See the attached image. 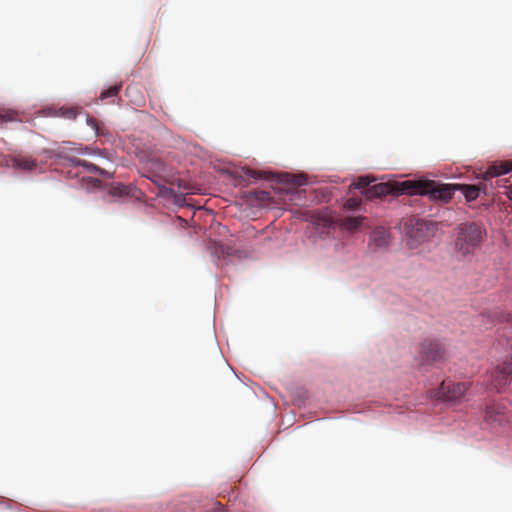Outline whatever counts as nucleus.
<instances>
[{"label":"nucleus","mask_w":512,"mask_h":512,"mask_svg":"<svg viewBox=\"0 0 512 512\" xmlns=\"http://www.w3.org/2000/svg\"><path fill=\"white\" fill-rule=\"evenodd\" d=\"M469 387V383H453L450 380H444L434 392V397L438 400L458 401L465 395Z\"/></svg>","instance_id":"obj_5"},{"label":"nucleus","mask_w":512,"mask_h":512,"mask_svg":"<svg viewBox=\"0 0 512 512\" xmlns=\"http://www.w3.org/2000/svg\"><path fill=\"white\" fill-rule=\"evenodd\" d=\"M243 173L246 177L253 178V179H261V178L269 179L272 176V174L260 172V171H257V170L251 169V168H244Z\"/></svg>","instance_id":"obj_17"},{"label":"nucleus","mask_w":512,"mask_h":512,"mask_svg":"<svg viewBox=\"0 0 512 512\" xmlns=\"http://www.w3.org/2000/svg\"><path fill=\"white\" fill-rule=\"evenodd\" d=\"M285 178H286L287 182H291L293 185H296V186H301V185L305 184V182H306V179L302 175L296 176V175L286 174Z\"/></svg>","instance_id":"obj_20"},{"label":"nucleus","mask_w":512,"mask_h":512,"mask_svg":"<svg viewBox=\"0 0 512 512\" xmlns=\"http://www.w3.org/2000/svg\"><path fill=\"white\" fill-rule=\"evenodd\" d=\"M402 191L408 195H428L433 200L449 202L456 191V184H438L432 180L403 181Z\"/></svg>","instance_id":"obj_1"},{"label":"nucleus","mask_w":512,"mask_h":512,"mask_svg":"<svg viewBox=\"0 0 512 512\" xmlns=\"http://www.w3.org/2000/svg\"><path fill=\"white\" fill-rule=\"evenodd\" d=\"M145 169L149 173L146 175V177L160 186L161 182L164 180V174L166 170L165 164L159 159H150L147 161Z\"/></svg>","instance_id":"obj_8"},{"label":"nucleus","mask_w":512,"mask_h":512,"mask_svg":"<svg viewBox=\"0 0 512 512\" xmlns=\"http://www.w3.org/2000/svg\"><path fill=\"white\" fill-rule=\"evenodd\" d=\"M512 375V356L509 360H504L494 370L486 375L485 385L489 391L501 392L510 382Z\"/></svg>","instance_id":"obj_4"},{"label":"nucleus","mask_w":512,"mask_h":512,"mask_svg":"<svg viewBox=\"0 0 512 512\" xmlns=\"http://www.w3.org/2000/svg\"><path fill=\"white\" fill-rule=\"evenodd\" d=\"M442 345L434 340H424L419 348V361L421 365L431 364L443 357Z\"/></svg>","instance_id":"obj_6"},{"label":"nucleus","mask_w":512,"mask_h":512,"mask_svg":"<svg viewBox=\"0 0 512 512\" xmlns=\"http://www.w3.org/2000/svg\"><path fill=\"white\" fill-rule=\"evenodd\" d=\"M121 87H122V84H116L114 86L109 87L108 89L102 91V93L100 95V99L104 100L106 98L116 96L119 93Z\"/></svg>","instance_id":"obj_18"},{"label":"nucleus","mask_w":512,"mask_h":512,"mask_svg":"<svg viewBox=\"0 0 512 512\" xmlns=\"http://www.w3.org/2000/svg\"><path fill=\"white\" fill-rule=\"evenodd\" d=\"M72 163L75 167H83L84 170L87 171L88 173H94V174H98L101 176H105L107 174V172L105 170H103L102 168L96 166L95 164H93L91 162L85 161V160L75 158L72 160Z\"/></svg>","instance_id":"obj_14"},{"label":"nucleus","mask_w":512,"mask_h":512,"mask_svg":"<svg viewBox=\"0 0 512 512\" xmlns=\"http://www.w3.org/2000/svg\"><path fill=\"white\" fill-rule=\"evenodd\" d=\"M401 184H403V182L377 183L371 185L365 191H362V193L367 199L381 198L390 194H408V192L402 191Z\"/></svg>","instance_id":"obj_7"},{"label":"nucleus","mask_w":512,"mask_h":512,"mask_svg":"<svg viewBox=\"0 0 512 512\" xmlns=\"http://www.w3.org/2000/svg\"><path fill=\"white\" fill-rule=\"evenodd\" d=\"M371 182L372 180L369 177H359L353 185L355 188L363 189V191H365L368 187H370Z\"/></svg>","instance_id":"obj_19"},{"label":"nucleus","mask_w":512,"mask_h":512,"mask_svg":"<svg viewBox=\"0 0 512 512\" xmlns=\"http://www.w3.org/2000/svg\"><path fill=\"white\" fill-rule=\"evenodd\" d=\"M60 112H61V116L68 118V119H75L78 115L77 108H61Z\"/></svg>","instance_id":"obj_21"},{"label":"nucleus","mask_w":512,"mask_h":512,"mask_svg":"<svg viewBox=\"0 0 512 512\" xmlns=\"http://www.w3.org/2000/svg\"><path fill=\"white\" fill-rule=\"evenodd\" d=\"M5 120V116L0 112V122Z\"/></svg>","instance_id":"obj_25"},{"label":"nucleus","mask_w":512,"mask_h":512,"mask_svg":"<svg viewBox=\"0 0 512 512\" xmlns=\"http://www.w3.org/2000/svg\"><path fill=\"white\" fill-rule=\"evenodd\" d=\"M512 171V161L496 162L490 165L487 170L483 173V180L488 181L492 178H497L495 185L498 188H502L501 193L507 195L512 200V175L507 178H501V176Z\"/></svg>","instance_id":"obj_3"},{"label":"nucleus","mask_w":512,"mask_h":512,"mask_svg":"<svg viewBox=\"0 0 512 512\" xmlns=\"http://www.w3.org/2000/svg\"><path fill=\"white\" fill-rule=\"evenodd\" d=\"M370 241L375 248H385L389 244L390 234L385 228L377 227L372 231Z\"/></svg>","instance_id":"obj_10"},{"label":"nucleus","mask_w":512,"mask_h":512,"mask_svg":"<svg viewBox=\"0 0 512 512\" xmlns=\"http://www.w3.org/2000/svg\"><path fill=\"white\" fill-rule=\"evenodd\" d=\"M416 227L417 230H422L424 227H426V223L423 220H417Z\"/></svg>","instance_id":"obj_24"},{"label":"nucleus","mask_w":512,"mask_h":512,"mask_svg":"<svg viewBox=\"0 0 512 512\" xmlns=\"http://www.w3.org/2000/svg\"><path fill=\"white\" fill-rule=\"evenodd\" d=\"M485 421L492 425H502L506 421L505 407L499 404L488 405L485 409Z\"/></svg>","instance_id":"obj_9"},{"label":"nucleus","mask_w":512,"mask_h":512,"mask_svg":"<svg viewBox=\"0 0 512 512\" xmlns=\"http://www.w3.org/2000/svg\"><path fill=\"white\" fill-rule=\"evenodd\" d=\"M86 122L95 131L97 136L109 135V132L106 129V127L104 126V124L99 123V121L97 119L87 116Z\"/></svg>","instance_id":"obj_16"},{"label":"nucleus","mask_w":512,"mask_h":512,"mask_svg":"<svg viewBox=\"0 0 512 512\" xmlns=\"http://www.w3.org/2000/svg\"><path fill=\"white\" fill-rule=\"evenodd\" d=\"M364 220H365V217H362V216H358V217L348 216V217L341 219L340 225L343 229H345L349 232H353L361 226V224L363 223Z\"/></svg>","instance_id":"obj_15"},{"label":"nucleus","mask_w":512,"mask_h":512,"mask_svg":"<svg viewBox=\"0 0 512 512\" xmlns=\"http://www.w3.org/2000/svg\"><path fill=\"white\" fill-rule=\"evenodd\" d=\"M11 166L23 171H33L37 168L38 163L32 157L18 155L11 159Z\"/></svg>","instance_id":"obj_11"},{"label":"nucleus","mask_w":512,"mask_h":512,"mask_svg":"<svg viewBox=\"0 0 512 512\" xmlns=\"http://www.w3.org/2000/svg\"><path fill=\"white\" fill-rule=\"evenodd\" d=\"M133 187L122 183H114L109 187L108 193L112 197L123 198L132 195Z\"/></svg>","instance_id":"obj_12"},{"label":"nucleus","mask_w":512,"mask_h":512,"mask_svg":"<svg viewBox=\"0 0 512 512\" xmlns=\"http://www.w3.org/2000/svg\"><path fill=\"white\" fill-rule=\"evenodd\" d=\"M317 225L322 226L323 228H331L334 225V222L329 217H320L317 221Z\"/></svg>","instance_id":"obj_23"},{"label":"nucleus","mask_w":512,"mask_h":512,"mask_svg":"<svg viewBox=\"0 0 512 512\" xmlns=\"http://www.w3.org/2000/svg\"><path fill=\"white\" fill-rule=\"evenodd\" d=\"M361 205V199L351 197L346 200L344 207L349 210H355Z\"/></svg>","instance_id":"obj_22"},{"label":"nucleus","mask_w":512,"mask_h":512,"mask_svg":"<svg viewBox=\"0 0 512 512\" xmlns=\"http://www.w3.org/2000/svg\"><path fill=\"white\" fill-rule=\"evenodd\" d=\"M486 237V230L477 223L466 222L456 229L455 249L462 256L474 252Z\"/></svg>","instance_id":"obj_2"},{"label":"nucleus","mask_w":512,"mask_h":512,"mask_svg":"<svg viewBox=\"0 0 512 512\" xmlns=\"http://www.w3.org/2000/svg\"><path fill=\"white\" fill-rule=\"evenodd\" d=\"M456 190L461 191L467 201L477 199L480 193V187L477 185L456 184Z\"/></svg>","instance_id":"obj_13"}]
</instances>
